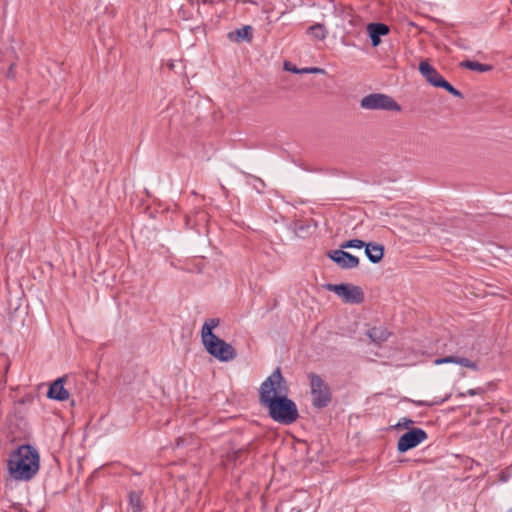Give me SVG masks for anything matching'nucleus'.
Segmentation results:
<instances>
[{
	"instance_id": "obj_1",
	"label": "nucleus",
	"mask_w": 512,
	"mask_h": 512,
	"mask_svg": "<svg viewBox=\"0 0 512 512\" xmlns=\"http://www.w3.org/2000/svg\"><path fill=\"white\" fill-rule=\"evenodd\" d=\"M287 381L277 367L266 378L259 389V402L268 410L269 417L282 425H291L297 421L299 412L296 403L288 398Z\"/></svg>"
},
{
	"instance_id": "obj_2",
	"label": "nucleus",
	"mask_w": 512,
	"mask_h": 512,
	"mask_svg": "<svg viewBox=\"0 0 512 512\" xmlns=\"http://www.w3.org/2000/svg\"><path fill=\"white\" fill-rule=\"evenodd\" d=\"M7 466L13 479L29 481L39 471V453L32 445L22 444L10 455Z\"/></svg>"
},
{
	"instance_id": "obj_3",
	"label": "nucleus",
	"mask_w": 512,
	"mask_h": 512,
	"mask_svg": "<svg viewBox=\"0 0 512 512\" xmlns=\"http://www.w3.org/2000/svg\"><path fill=\"white\" fill-rule=\"evenodd\" d=\"M307 376L310 380L312 406L317 409L326 408L332 401L329 385L314 372H310Z\"/></svg>"
},
{
	"instance_id": "obj_4",
	"label": "nucleus",
	"mask_w": 512,
	"mask_h": 512,
	"mask_svg": "<svg viewBox=\"0 0 512 512\" xmlns=\"http://www.w3.org/2000/svg\"><path fill=\"white\" fill-rule=\"evenodd\" d=\"M419 72L430 85L442 88L455 97L463 98V94L444 79L427 60L420 62Z\"/></svg>"
},
{
	"instance_id": "obj_5",
	"label": "nucleus",
	"mask_w": 512,
	"mask_h": 512,
	"mask_svg": "<svg viewBox=\"0 0 512 512\" xmlns=\"http://www.w3.org/2000/svg\"><path fill=\"white\" fill-rule=\"evenodd\" d=\"M325 288L330 292H334L346 304L359 305L365 300L363 289L357 285L350 283L327 284Z\"/></svg>"
},
{
	"instance_id": "obj_6",
	"label": "nucleus",
	"mask_w": 512,
	"mask_h": 512,
	"mask_svg": "<svg viewBox=\"0 0 512 512\" xmlns=\"http://www.w3.org/2000/svg\"><path fill=\"white\" fill-rule=\"evenodd\" d=\"M208 354L221 362H229L237 357L236 349L218 336L202 342Z\"/></svg>"
},
{
	"instance_id": "obj_7",
	"label": "nucleus",
	"mask_w": 512,
	"mask_h": 512,
	"mask_svg": "<svg viewBox=\"0 0 512 512\" xmlns=\"http://www.w3.org/2000/svg\"><path fill=\"white\" fill-rule=\"evenodd\" d=\"M360 106L366 110L401 111V106L389 95L371 93L363 97Z\"/></svg>"
},
{
	"instance_id": "obj_8",
	"label": "nucleus",
	"mask_w": 512,
	"mask_h": 512,
	"mask_svg": "<svg viewBox=\"0 0 512 512\" xmlns=\"http://www.w3.org/2000/svg\"><path fill=\"white\" fill-rule=\"evenodd\" d=\"M428 438V434L421 428L408 429L404 434L400 436L397 443V450L400 453H405Z\"/></svg>"
},
{
	"instance_id": "obj_9",
	"label": "nucleus",
	"mask_w": 512,
	"mask_h": 512,
	"mask_svg": "<svg viewBox=\"0 0 512 512\" xmlns=\"http://www.w3.org/2000/svg\"><path fill=\"white\" fill-rule=\"evenodd\" d=\"M327 257L342 269H352L359 265V258L343 249L331 250L327 253Z\"/></svg>"
},
{
	"instance_id": "obj_10",
	"label": "nucleus",
	"mask_w": 512,
	"mask_h": 512,
	"mask_svg": "<svg viewBox=\"0 0 512 512\" xmlns=\"http://www.w3.org/2000/svg\"><path fill=\"white\" fill-rule=\"evenodd\" d=\"M366 29L371 39L372 47L379 46L381 43V37L387 35L390 32L389 26L382 22L369 23Z\"/></svg>"
},
{
	"instance_id": "obj_11",
	"label": "nucleus",
	"mask_w": 512,
	"mask_h": 512,
	"mask_svg": "<svg viewBox=\"0 0 512 512\" xmlns=\"http://www.w3.org/2000/svg\"><path fill=\"white\" fill-rule=\"evenodd\" d=\"M66 377L57 378L50 386L47 391V397L49 399L57 401H65L69 398V392L64 387Z\"/></svg>"
},
{
	"instance_id": "obj_12",
	"label": "nucleus",
	"mask_w": 512,
	"mask_h": 512,
	"mask_svg": "<svg viewBox=\"0 0 512 512\" xmlns=\"http://www.w3.org/2000/svg\"><path fill=\"white\" fill-rule=\"evenodd\" d=\"M227 38L236 43L241 42H252L253 40V27L250 25H245L239 29H236L234 31H230L227 34Z\"/></svg>"
},
{
	"instance_id": "obj_13",
	"label": "nucleus",
	"mask_w": 512,
	"mask_h": 512,
	"mask_svg": "<svg viewBox=\"0 0 512 512\" xmlns=\"http://www.w3.org/2000/svg\"><path fill=\"white\" fill-rule=\"evenodd\" d=\"M434 363L436 365L447 364V363H455V364H459L461 366L470 368V369L475 370V371H477L479 369V367H478L476 362L470 360L467 357H462V356H457V355L437 358V359H435Z\"/></svg>"
},
{
	"instance_id": "obj_14",
	"label": "nucleus",
	"mask_w": 512,
	"mask_h": 512,
	"mask_svg": "<svg viewBox=\"0 0 512 512\" xmlns=\"http://www.w3.org/2000/svg\"><path fill=\"white\" fill-rule=\"evenodd\" d=\"M365 254L370 262L377 264L381 262L384 257V246L375 242H368L365 244Z\"/></svg>"
},
{
	"instance_id": "obj_15",
	"label": "nucleus",
	"mask_w": 512,
	"mask_h": 512,
	"mask_svg": "<svg viewBox=\"0 0 512 512\" xmlns=\"http://www.w3.org/2000/svg\"><path fill=\"white\" fill-rule=\"evenodd\" d=\"M219 324H220L219 318H208L205 320V322L202 326V329H201L202 342L217 336L213 333V329L218 327Z\"/></svg>"
},
{
	"instance_id": "obj_16",
	"label": "nucleus",
	"mask_w": 512,
	"mask_h": 512,
	"mask_svg": "<svg viewBox=\"0 0 512 512\" xmlns=\"http://www.w3.org/2000/svg\"><path fill=\"white\" fill-rule=\"evenodd\" d=\"M367 335L371 339L372 342L381 343L388 339V337L390 336V333L387 331L386 328L373 327L367 331Z\"/></svg>"
},
{
	"instance_id": "obj_17",
	"label": "nucleus",
	"mask_w": 512,
	"mask_h": 512,
	"mask_svg": "<svg viewBox=\"0 0 512 512\" xmlns=\"http://www.w3.org/2000/svg\"><path fill=\"white\" fill-rule=\"evenodd\" d=\"M307 34L311 35L314 39L324 40L327 37L328 31L323 24L316 23L308 27Z\"/></svg>"
},
{
	"instance_id": "obj_18",
	"label": "nucleus",
	"mask_w": 512,
	"mask_h": 512,
	"mask_svg": "<svg viewBox=\"0 0 512 512\" xmlns=\"http://www.w3.org/2000/svg\"><path fill=\"white\" fill-rule=\"evenodd\" d=\"M460 65L464 68H467L472 71H477L480 73L492 70L491 65L483 64V63H480L477 61H472V60H465V61L461 62Z\"/></svg>"
},
{
	"instance_id": "obj_19",
	"label": "nucleus",
	"mask_w": 512,
	"mask_h": 512,
	"mask_svg": "<svg viewBox=\"0 0 512 512\" xmlns=\"http://www.w3.org/2000/svg\"><path fill=\"white\" fill-rule=\"evenodd\" d=\"M129 506L131 507L132 512L143 511V503L140 492L131 491L129 493Z\"/></svg>"
},
{
	"instance_id": "obj_20",
	"label": "nucleus",
	"mask_w": 512,
	"mask_h": 512,
	"mask_svg": "<svg viewBox=\"0 0 512 512\" xmlns=\"http://www.w3.org/2000/svg\"><path fill=\"white\" fill-rule=\"evenodd\" d=\"M248 454V450L246 448H240L238 450H234L227 454V459L230 462L237 463L242 462Z\"/></svg>"
},
{
	"instance_id": "obj_21",
	"label": "nucleus",
	"mask_w": 512,
	"mask_h": 512,
	"mask_svg": "<svg viewBox=\"0 0 512 512\" xmlns=\"http://www.w3.org/2000/svg\"><path fill=\"white\" fill-rule=\"evenodd\" d=\"M310 230V225L303 220H296L294 222V232L298 237L304 238Z\"/></svg>"
},
{
	"instance_id": "obj_22",
	"label": "nucleus",
	"mask_w": 512,
	"mask_h": 512,
	"mask_svg": "<svg viewBox=\"0 0 512 512\" xmlns=\"http://www.w3.org/2000/svg\"><path fill=\"white\" fill-rule=\"evenodd\" d=\"M366 242L360 239H350L347 241H344L340 244V249H350V248H356L361 249L365 247Z\"/></svg>"
},
{
	"instance_id": "obj_23",
	"label": "nucleus",
	"mask_w": 512,
	"mask_h": 512,
	"mask_svg": "<svg viewBox=\"0 0 512 512\" xmlns=\"http://www.w3.org/2000/svg\"><path fill=\"white\" fill-rule=\"evenodd\" d=\"M414 424V421L410 418L403 417L401 418L398 423L396 424L397 429H409L411 425Z\"/></svg>"
},
{
	"instance_id": "obj_24",
	"label": "nucleus",
	"mask_w": 512,
	"mask_h": 512,
	"mask_svg": "<svg viewBox=\"0 0 512 512\" xmlns=\"http://www.w3.org/2000/svg\"><path fill=\"white\" fill-rule=\"evenodd\" d=\"M302 74H325L326 71L319 67H306L301 69Z\"/></svg>"
},
{
	"instance_id": "obj_25",
	"label": "nucleus",
	"mask_w": 512,
	"mask_h": 512,
	"mask_svg": "<svg viewBox=\"0 0 512 512\" xmlns=\"http://www.w3.org/2000/svg\"><path fill=\"white\" fill-rule=\"evenodd\" d=\"M284 69L286 71H290L292 73H295V74H302L301 73V69L297 68L295 65H293L291 62H285L284 63Z\"/></svg>"
},
{
	"instance_id": "obj_26",
	"label": "nucleus",
	"mask_w": 512,
	"mask_h": 512,
	"mask_svg": "<svg viewBox=\"0 0 512 512\" xmlns=\"http://www.w3.org/2000/svg\"><path fill=\"white\" fill-rule=\"evenodd\" d=\"M483 392H484V390L482 388H476V389H469L467 391V394L470 396H474V395H479Z\"/></svg>"
},
{
	"instance_id": "obj_27",
	"label": "nucleus",
	"mask_w": 512,
	"mask_h": 512,
	"mask_svg": "<svg viewBox=\"0 0 512 512\" xmlns=\"http://www.w3.org/2000/svg\"><path fill=\"white\" fill-rule=\"evenodd\" d=\"M437 402H428V401H419L417 404L420 406H432L436 404Z\"/></svg>"
},
{
	"instance_id": "obj_28",
	"label": "nucleus",
	"mask_w": 512,
	"mask_h": 512,
	"mask_svg": "<svg viewBox=\"0 0 512 512\" xmlns=\"http://www.w3.org/2000/svg\"><path fill=\"white\" fill-rule=\"evenodd\" d=\"M290 512H303L302 509L292 508Z\"/></svg>"
},
{
	"instance_id": "obj_29",
	"label": "nucleus",
	"mask_w": 512,
	"mask_h": 512,
	"mask_svg": "<svg viewBox=\"0 0 512 512\" xmlns=\"http://www.w3.org/2000/svg\"><path fill=\"white\" fill-rule=\"evenodd\" d=\"M167 66L169 67V69H173L174 68V63L173 62H169V63H167Z\"/></svg>"
},
{
	"instance_id": "obj_30",
	"label": "nucleus",
	"mask_w": 512,
	"mask_h": 512,
	"mask_svg": "<svg viewBox=\"0 0 512 512\" xmlns=\"http://www.w3.org/2000/svg\"><path fill=\"white\" fill-rule=\"evenodd\" d=\"M25 402H26V399L20 400V403H22V404L25 403Z\"/></svg>"
},
{
	"instance_id": "obj_31",
	"label": "nucleus",
	"mask_w": 512,
	"mask_h": 512,
	"mask_svg": "<svg viewBox=\"0 0 512 512\" xmlns=\"http://www.w3.org/2000/svg\"><path fill=\"white\" fill-rule=\"evenodd\" d=\"M509 512H512V509Z\"/></svg>"
}]
</instances>
